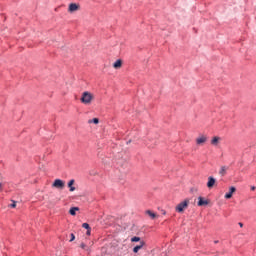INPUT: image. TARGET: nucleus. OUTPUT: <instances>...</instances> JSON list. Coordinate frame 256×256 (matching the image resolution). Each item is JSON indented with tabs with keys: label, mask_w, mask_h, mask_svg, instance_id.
<instances>
[{
	"label": "nucleus",
	"mask_w": 256,
	"mask_h": 256,
	"mask_svg": "<svg viewBox=\"0 0 256 256\" xmlns=\"http://www.w3.org/2000/svg\"><path fill=\"white\" fill-rule=\"evenodd\" d=\"M228 168L226 166L221 167L219 174L220 176L224 177L227 173Z\"/></svg>",
	"instance_id": "2eb2a0df"
},
{
	"label": "nucleus",
	"mask_w": 256,
	"mask_h": 256,
	"mask_svg": "<svg viewBox=\"0 0 256 256\" xmlns=\"http://www.w3.org/2000/svg\"><path fill=\"white\" fill-rule=\"evenodd\" d=\"M80 211V208L79 207H71L69 213L70 215H77V212Z\"/></svg>",
	"instance_id": "ddd939ff"
},
{
	"label": "nucleus",
	"mask_w": 256,
	"mask_h": 256,
	"mask_svg": "<svg viewBox=\"0 0 256 256\" xmlns=\"http://www.w3.org/2000/svg\"><path fill=\"white\" fill-rule=\"evenodd\" d=\"M206 205H209V201L204 199L203 197L199 196L198 197V206L203 207V206H206Z\"/></svg>",
	"instance_id": "9d476101"
},
{
	"label": "nucleus",
	"mask_w": 256,
	"mask_h": 256,
	"mask_svg": "<svg viewBox=\"0 0 256 256\" xmlns=\"http://www.w3.org/2000/svg\"><path fill=\"white\" fill-rule=\"evenodd\" d=\"M82 228H84L86 230H91V228L87 222L82 223Z\"/></svg>",
	"instance_id": "f3484780"
},
{
	"label": "nucleus",
	"mask_w": 256,
	"mask_h": 256,
	"mask_svg": "<svg viewBox=\"0 0 256 256\" xmlns=\"http://www.w3.org/2000/svg\"><path fill=\"white\" fill-rule=\"evenodd\" d=\"M80 248H81V249H85V248H86V244H85V243H81V244H80Z\"/></svg>",
	"instance_id": "6ab92c4d"
},
{
	"label": "nucleus",
	"mask_w": 256,
	"mask_h": 256,
	"mask_svg": "<svg viewBox=\"0 0 256 256\" xmlns=\"http://www.w3.org/2000/svg\"><path fill=\"white\" fill-rule=\"evenodd\" d=\"M145 215H148L152 220H155L156 218H158V215L152 210H146Z\"/></svg>",
	"instance_id": "9b49d317"
},
{
	"label": "nucleus",
	"mask_w": 256,
	"mask_h": 256,
	"mask_svg": "<svg viewBox=\"0 0 256 256\" xmlns=\"http://www.w3.org/2000/svg\"><path fill=\"white\" fill-rule=\"evenodd\" d=\"M236 192V188L235 187H231L230 188V192L225 194V199H232L233 194Z\"/></svg>",
	"instance_id": "f8f14e48"
},
{
	"label": "nucleus",
	"mask_w": 256,
	"mask_h": 256,
	"mask_svg": "<svg viewBox=\"0 0 256 256\" xmlns=\"http://www.w3.org/2000/svg\"><path fill=\"white\" fill-rule=\"evenodd\" d=\"M79 10H80V4H77V3H70L69 9H68V11H69L70 13H73V12L79 11Z\"/></svg>",
	"instance_id": "6e6552de"
},
{
	"label": "nucleus",
	"mask_w": 256,
	"mask_h": 256,
	"mask_svg": "<svg viewBox=\"0 0 256 256\" xmlns=\"http://www.w3.org/2000/svg\"><path fill=\"white\" fill-rule=\"evenodd\" d=\"M75 240V235L72 233L71 234V240H70V242H73Z\"/></svg>",
	"instance_id": "aec40b11"
},
{
	"label": "nucleus",
	"mask_w": 256,
	"mask_h": 256,
	"mask_svg": "<svg viewBox=\"0 0 256 256\" xmlns=\"http://www.w3.org/2000/svg\"><path fill=\"white\" fill-rule=\"evenodd\" d=\"M95 100V96L89 92V91H84L81 94L80 102L84 105H90L92 101Z\"/></svg>",
	"instance_id": "f03ea898"
},
{
	"label": "nucleus",
	"mask_w": 256,
	"mask_h": 256,
	"mask_svg": "<svg viewBox=\"0 0 256 256\" xmlns=\"http://www.w3.org/2000/svg\"><path fill=\"white\" fill-rule=\"evenodd\" d=\"M240 228H243L244 224L242 222H239Z\"/></svg>",
	"instance_id": "4be33fe9"
},
{
	"label": "nucleus",
	"mask_w": 256,
	"mask_h": 256,
	"mask_svg": "<svg viewBox=\"0 0 256 256\" xmlns=\"http://www.w3.org/2000/svg\"><path fill=\"white\" fill-rule=\"evenodd\" d=\"M88 123H89V124L98 125V124H99V119H98V118H94V119H92V120H89Z\"/></svg>",
	"instance_id": "dca6fc26"
},
{
	"label": "nucleus",
	"mask_w": 256,
	"mask_h": 256,
	"mask_svg": "<svg viewBox=\"0 0 256 256\" xmlns=\"http://www.w3.org/2000/svg\"><path fill=\"white\" fill-rule=\"evenodd\" d=\"M9 207L16 208V201L12 200V204H10Z\"/></svg>",
	"instance_id": "a211bd4d"
},
{
	"label": "nucleus",
	"mask_w": 256,
	"mask_h": 256,
	"mask_svg": "<svg viewBox=\"0 0 256 256\" xmlns=\"http://www.w3.org/2000/svg\"><path fill=\"white\" fill-rule=\"evenodd\" d=\"M130 241H131L130 247L133 248L132 251L135 254H137L139 250L143 249V247L145 246V241L142 240L140 237L134 236L130 239Z\"/></svg>",
	"instance_id": "f257e3e1"
},
{
	"label": "nucleus",
	"mask_w": 256,
	"mask_h": 256,
	"mask_svg": "<svg viewBox=\"0 0 256 256\" xmlns=\"http://www.w3.org/2000/svg\"><path fill=\"white\" fill-rule=\"evenodd\" d=\"M167 213L165 211H163V215H166Z\"/></svg>",
	"instance_id": "b1692460"
},
{
	"label": "nucleus",
	"mask_w": 256,
	"mask_h": 256,
	"mask_svg": "<svg viewBox=\"0 0 256 256\" xmlns=\"http://www.w3.org/2000/svg\"><path fill=\"white\" fill-rule=\"evenodd\" d=\"M222 141V138L219 136H214L212 140H210V145L217 147Z\"/></svg>",
	"instance_id": "423d86ee"
},
{
	"label": "nucleus",
	"mask_w": 256,
	"mask_h": 256,
	"mask_svg": "<svg viewBox=\"0 0 256 256\" xmlns=\"http://www.w3.org/2000/svg\"><path fill=\"white\" fill-rule=\"evenodd\" d=\"M216 185V179L213 176L208 177L207 188L212 189Z\"/></svg>",
	"instance_id": "0eeeda50"
},
{
	"label": "nucleus",
	"mask_w": 256,
	"mask_h": 256,
	"mask_svg": "<svg viewBox=\"0 0 256 256\" xmlns=\"http://www.w3.org/2000/svg\"><path fill=\"white\" fill-rule=\"evenodd\" d=\"M52 187L56 188V189L63 190L65 188V181H63L61 179H55Z\"/></svg>",
	"instance_id": "20e7f679"
},
{
	"label": "nucleus",
	"mask_w": 256,
	"mask_h": 256,
	"mask_svg": "<svg viewBox=\"0 0 256 256\" xmlns=\"http://www.w3.org/2000/svg\"><path fill=\"white\" fill-rule=\"evenodd\" d=\"M88 236H90L91 234V229L87 230V233H86Z\"/></svg>",
	"instance_id": "412c9836"
},
{
	"label": "nucleus",
	"mask_w": 256,
	"mask_h": 256,
	"mask_svg": "<svg viewBox=\"0 0 256 256\" xmlns=\"http://www.w3.org/2000/svg\"><path fill=\"white\" fill-rule=\"evenodd\" d=\"M251 190H252V191H254V190H255V187H254V186H252V187H251Z\"/></svg>",
	"instance_id": "5701e85b"
},
{
	"label": "nucleus",
	"mask_w": 256,
	"mask_h": 256,
	"mask_svg": "<svg viewBox=\"0 0 256 256\" xmlns=\"http://www.w3.org/2000/svg\"><path fill=\"white\" fill-rule=\"evenodd\" d=\"M208 138L206 136H199L198 138H196V144L198 146H203L204 144H206Z\"/></svg>",
	"instance_id": "39448f33"
},
{
	"label": "nucleus",
	"mask_w": 256,
	"mask_h": 256,
	"mask_svg": "<svg viewBox=\"0 0 256 256\" xmlns=\"http://www.w3.org/2000/svg\"><path fill=\"white\" fill-rule=\"evenodd\" d=\"M112 66H113V68H114L115 70L121 69L122 66H123V60H122V59H117V60L113 63Z\"/></svg>",
	"instance_id": "1a4fd4ad"
},
{
	"label": "nucleus",
	"mask_w": 256,
	"mask_h": 256,
	"mask_svg": "<svg viewBox=\"0 0 256 256\" xmlns=\"http://www.w3.org/2000/svg\"><path fill=\"white\" fill-rule=\"evenodd\" d=\"M189 203L190 201L188 199L181 202L178 206H176V212L183 213L188 208Z\"/></svg>",
	"instance_id": "7ed1b4c3"
},
{
	"label": "nucleus",
	"mask_w": 256,
	"mask_h": 256,
	"mask_svg": "<svg viewBox=\"0 0 256 256\" xmlns=\"http://www.w3.org/2000/svg\"><path fill=\"white\" fill-rule=\"evenodd\" d=\"M74 183H75L74 179L70 180L69 183H68V187L70 188V192H74L75 189H76L75 187H73Z\"/></svg>",
	"instance_id": "4468645a"
}]
</instances>
